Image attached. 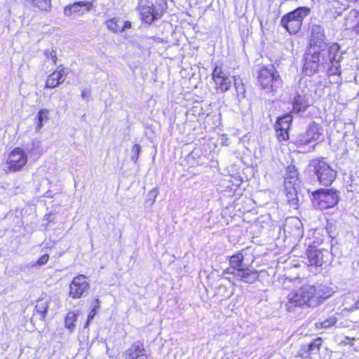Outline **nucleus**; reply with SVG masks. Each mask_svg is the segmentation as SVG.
<instances>
[{"mask_svg":"<svg viewBox=\"0 0 359 359\" xmlns=\"http://www.w3.org/2000/svg\"><path fill=\"white\" fill-rule=\"evenodd\" d=\"M309 106L307 102L305 100L304 97L302 96H297L294 98V104H293V110L297 112L304 111Z\"/></svg>","mask_w":359,"mask_h":359,"instance_id":"c756f323","label":"nucleus"},{"mask_svg":"<svg viewBox=\"0 0 359 359\" xmlns=\"http://www.w3.org/2000/svg\"><path fill=\"white\" fill-rule=\"evenodd\" d=\"M323 137L322 128L318 125H310L307 130L297 136L296 144L299 146L306 145L313 142L320 141Z\"/></svg>","mask_w":359,"mask_h":359,"instance_id":"0eeeda50","label":"nucleus"},{"mask_svg":"<svg viewBox=\"0 0 359 359\" xmlns=\"http://www.w3.org/2000/svg\"><path fill=\"white\" fill-rule=\"evenodd\" d=\"M307 257L309 265L320 266L328 261L330 253L327 250H318L313 246H310L307 250Z\"/></svg>","mask_w":359,"mask_h":359,"instance_id":"9d476101","label":"nucleus"},{"mask_svg":"<svg viewBox=\"0 0 359 359\" xmlns=\"http://www.w3.org/2000/svg\"><path fill=\"white\" fill-rule=\"evenodd\" d=\"M107 28L114 32H120L124 30V27H123V22H118V20L111 19L105 22Z\"/></svg>","mask_w":359,"mask_h":359,"instance_id":"7c9ffc66","label":"nucleus"},{"mask_svg":"<svg viewBox=\"0 0 359 359\" xmlns=\"http://www.w3.org/2000/svg\"><path fill=\"white\" fill-rule=\"evenodd\" d=\"M238 95H243L245 93V88L243 85H239L235 88Z\"/></svg>","mask_w":359,"mask_h":359,"instance_id":"58836bf2","label":"nucleus"},{"mask_svg":"<svg viewBox=\"0 0 359 359\" xmlns=\"http://www.w3.org/2000/svg\"><path fill=\"white\" fill-rule=\"evenodd\" d=\"M296 176H297V172L296 170H290V177L291 179H295L296 178Z\"/></svg>","mask_w":359,"mask_h":359,"instance_id":"79ce46f5","label":"nucleus"},{"mask_svg":"<svg viewBox=\"0 0 359 359\" xmlns=\"http://www.w3.org/2000/svg\"><path fill=\"white\" fill-rule=\"evenodd\" d=\"M353 309H359V297L358 298V300L355 303L353 306Z\"/></svg>","mask_w":359,"mask_h":359,"instance_id":"a18cd8bd","label":"nucleus"},{"mask_svg":"<svg viewBox=\"0 0 359 359\" xmlns=\"http://www.w3.org/2000/svg\"><path fill=\"white\" fill-rule=\"evenodd\" d=\"M94 302L95 303V305H94V308H93V311L95 310V308H98L99 307V304H100L98 299H95L94 301Z\"/></svg>","mask_w":359,"mask_h":359,"instance_id":"c03bdc74","label":"nucleus"},{"mask_svg":"<svg viewBox=\"0 0 359 359\" xmlns=\"http://www.w3.org/2000/svg\"><path fill=\"white\" fill-rule=\"evenodd\" d=\"M309 293L307 290L302 291V287L297 290L292 291L287 294V302L285 304L287 310L293 311L296 307H302L305 306V302L303 300V294Z\"/></svg>","mask_w":359,"mask_h":359,"instance_id":"f8f14e48","label":"nucleus"},{"mask_svg":"<svg viewBox=\"0 0 359 359\" xmlns=\"http://www.w3.org/2000/svg\"><path fill=\"white\" fill-rule=\"evenodd\" d=\"M243 255L241 253L236 254L231 257L229 262L231 266V269H228L225 272L230 273L232 271L238 270V269H243Z\"/></svg>","mask_w":359,"mask_h":359,"instance_id":"393cba45","label":"nucleus"},{"mask_svg":"<svg viewBox=\"0 0 359 359\" xmlns=\"http://www.w3.org/2000/svg\"><path fill=\"white\" fill-rule=\"evenodd\" d=\"M238 280L243 281L247 283H254L258 278V274L256 271L250 269H238L231 271Z\"/></svg>","mask_w":359,"mask_h":359,"instance_id":"a211bd4d","label":"nucleus"},{"mask_svg":"<svg viewBox=\"0 0 359 359\" xmlns=\"http://www.w3.org/2000/svg\"><path fill=\"white\" fill-rule=\"evenodd\" d=\"M320 66L318 63H316L314 60H311L304 55V64L303 67V72L307 76H312L316 74Z\"/></svg>","mask_w":359,"mask_h":359,"instance_id":"5701e85b","label":"nucleus"},{"mask_svg":"<svg viewBox=\"0 0 359 359\" xmlns=\"http://www.w3.org/2000/svg\"><path fill=\"white\" fill-rule=\"evenodd\" d=\"M283 231L286 237L294 239V241L300 240L304 235L302 221L297 217H290L285 219Z\"/></svg>","mask_w":359,"mask_h":359,"instance_id":"423d86ee","label":"nucleus"},{"mask_svg":"<svg viewBox=\"0 0 359 359\" xmlns=\"http://www.w3.org/2000/svg\"><path fill=\"white\" fill-rule=\"evenodd\" d=\"M33 7L40 11H50L52 7L51 0H27Z\"/></svg>","mask_w":359,"mask_h":359,"instance_id":"a878e982","label":"nucleus"},{"mask_svg":"<svg viewBox=\"0 0 359 359\" xmlns=\"http://www.w3.org/2000/svg\"><path fill=\"white\" fill-rule=\"evenodd\" d=\"M324 29L319 25H313L311 27V39L310 46H316L318 48H326Z\"/></svg>","mask_w":359,"mask_h":359,"instance_id":"f3484780","label":"nucleus"},{"mask_svg":"<svg viewBox=\"0 0 359 359\" xmlns=\"http://www.w3.org/2000/svg\"><path fill=\"white\" fill-rule=\"evenodd\" d=\"M321 344V339H317L314 340L313 342H311L310 344L304 346L302 348V351L303 352V353H316L319 351Z\"/></svg>","mask_w":359,"mask_h":359,"instance_id":"cd10ccee","label":"nucleus"},{"mask_svg":"<svg viewBox=\"0 0 359 359\" xmlns=\"http://www.w3.org/2000/svg\"><path fill=\"white\" fill-rule=\"evenodd\" d=\"M49 302L50 297H48L46 298H41L37 301L35 310L43 318H45V314L47 311Z\"/></svg>","mask_w":359,"mask_h":359,"instance_id":"bb28decb","label":"nucleus"},{"mask_svg":"<svg viewBox=\"0 0 359 359\" xmlns=\"http://www.w3.org/2000/svg\"><path fill=\"white\" fill-rule=\"evenodd\" d=\"M88 283L84 276L75 277L69 285V295L73 298H79L84 293H88Z\"/></svg>","mask_w":359,"mask_h":359,"instance_id":"9b49d317","label":"nucleus"},{"mask_svg":"<svg viewBox=\"0 0 359 359\" xmlns=\"http://www.w3.org/2000/svg\"><path fill=\"white\" fill-rule=\"evenodd\" d=\"M131 160L136 163L141 152V146L137 144H135L131 149Z\"/></svg>","mask_w":359,"mask_h":359,"instance_id":"72a5a7b5","label":"nucleus"},{"mask_svg":"<svg viewBox=\"0 0 359 359\" xmlns=\"http://www.w3.org/2000/svg\"><path fill=\"white\" fill-rule=\"evenodd\" d=\"M67 76V73L64 69L55 71L50 74L46 82V88H53L62 83Z\"/></svg>","mask_w":359,"mask_h":359,"instance_id":"6ab92c4d","label":"nucleus"},{"mask_svg":"<svg viewBox=\"0 0 359 359\" xmlns=\"http://www.w3.org/2000/svg\"><path fill=\"white\" fill-rule=\"evenodd\" d=\"M310 166L313 168L318 180L323 185H330L336 178L337 172L323 158L313 159Z\"/></svg>","mask_w":359,"mask_h":359,"instance_id":"f03ea898","label":"nucleus"},{"mask_svg":"<svg viewBox=\"0 0 359 359\" xmlns=\"http://www.w3.org/2000/svg\"><path fill=\"white\" fill-rule=\"evenodd\" d=\"M281 25L285 27L290 34H296L301 28L302 23L298 20H292L283 17L281 20Z\"/></svg>","mask_w":359,"mask_h":359,"instance_id":"4be33fe9","label":"nucleus"},{"mask_svg":"<svg viewBox=\"0 0 359 359\" xmlns=\"http://www.w3.org/2000/svg\"><path fill=\"white\" fill-rule=\"evenodd\" d=\"M301 287L302 291L307 290V292H309V293H304L302 298L305 302V306L309 307L316 306L323 300L331 296V292L323 285H305Z\"/></svg>","mask_w":359,"mask_h":359,"instance_id":"7ed1b4c3","label":"nucleus"},{"mask_svg":"<svg viewBox=\"0 0 359 359\" xmlns=\"http://www.w3.org/2000/svg\"><path fill=\"white\" fill-rule=\"evenodd\" d=\"M352 32H353L355 34L359 35V20L358 24L356 25V26L355 27Z\"/></svg>","mask_w":359,"mask_h":359,"instance_id":"37998d69","label":"nucleus"},{"mask_svg":"<svg viewBox=\"0 0 359 359\" xmlns=\"http://www.w3.org/2000/svg\"><path fill=\"white\" fill-rule=\"evenodd\" d=\"M304 55L318 63L321 67L325 68L327 65L326 48H318L316 46H310Z\"/></svg>","mask_w":359,"mask_h":359,"instance_id":"4468645a","label":"nucleus"},{"mask_svg":"<svg viewBox=\"0 0 359 359\" xmlns=\"http://www.w3.org/2000/svg\"><path fill=\"white\" fill-rule=\"evenodd\" d=\"M212 79L215 82L217 91L218 92L224 93L227 91L231 86V77L219 67H215L214 69Z\"/></svg>","mask_w":359,"mask_h":359,"instance_id":"6e6552de","label":"nucleus"},{"mask_svg":"<svg viewBox=\"0 0 359 359\" xmlns=\"http://www.w3.org/2000/svg\"><path fill=\"white\" fill-rule=\"evenodd\" d=\"M76 316L74 313H69L65 318L66 327L71 329L74 325L73 322L76 320Z\"/></svg>","mask_w":359,"mask_h":359,"instance_id":"f704fd0d","label":"nucleus"},{"mask_svg":"<svg viewBox=\"0 0 359 359\" xmlns=\"http://www.w3.org/2000/svg\"><path fill=\"white\" fill-rule=\"evenodd\" d=\"M310 12V9L307 7H299L294 11L288 13L285 15V17L287 18V19H291L292 20H299V22L302 24V21L305 17H306Z\"/></svg>","mask_w":359,"mask_h":359,"instance_id":"b1692460","label":"nucleus"},{"mask_svg":"<svg viewBox=\"0 0 359 359\" xmlns=\"http://www.w3.org/2000/svg\"><path fill=\"white\" fill-rule=\"evenodd\" d=\"M327 55L328 63L336 62L337 64L341 60V56L338 55L339 51V46L337 43H332L327 48L326 46Z\"/></svg>","mask_w":359,"mask_h":359,"instance_id":"412c9836","label":"nucleus"},{"mask_svg":"<svg viewBox=\"0 0 359 359\" xmlns=\"http://www.w3.org/2000/svg\"><path fill=\"white\" fill-rule=\"evenodd\" d=\"M292 121V118L290 114H287L277 120L275 128L279 141L287 140L289 138L288 130Z\"/></svg>","mask_w":359,"mask_h":359,"instance_id":"2eb2a0df","label":"nucleus"},{"mask_svg":"<svg viewBox=\"0 0 359 359\" xmlns=\"http://www.w3.org/2000/svg\"><path fill=\"white\" fill-rule=\"evenodd\" d=\"M90 323V313L88 315V317H87V320H86V326H85V328H86L87 325H88V323Z\"/></svg>","mask_w":359,"mask_h":359,"instance_id":"49530a36","label":"nucleus"},{"mask_svg":"<svg viewBox=\"0 0 359 359\" xmlns=\"http://www.w3.org/2000/svg\"><path fill=\"white\" fill-rule=\"evenodd\" d=\"M258 81L262 88L275 91L282 85V80L273 66L263 67L258 73Z\"/></svg>","mask_w":359,"mask_h":359,"instance_id":"20e7f679","label":"nucleus"},{"mask_svg":"<svg viewBox=\"0 0 359 359\" xmlns=\"http://www.w3.org/2000/svg\"><path fill=\"white\" fill-rule=\"evenodd\" d=\"M291 183V181H287V177L285 178V190L287 191L286 195L287 201L291 205H297L296 192L294 188L288 187V184Z\"/></svg>","mask_w":359,"mask_h":359,"instance_id":"c85d7f7f","label":"nucleus"},{"mask_svg":"<svg viewBox=\"0 0 359 359\" xmlns=\"http://www.w3.org/2000/svg\"><path fill=\"white\" fill-rule=\"evenodd\" d=\"M48 259H49V255L48 254H45V255H42L38 259L36 263L35 264H33L32 266H36V265L42 266L48 262Z\"/></svg>","mask_w":359,"mask_h":359,"instance_id":"e433bc0d","label":"nucleus"},{"mask_svg":"<svg viewBox=\"0 0 359 359\" xmlns=\"http://www.w3.org/2000/svg\"><path fill=\"white\" fill-rule=\"evenodd\" d=\"M44 55L47 59H50L55 65L56 64L57 55L55 50H44Z\"/></svg>","mask_w":359,"mask_h":359,"instance_id":"c9c22d12","label":"nucleus"},{"mask_svg":"<svg viewBox=\"0 0 359 359\" xmlns=\"http://www.w3.org/2000/svg\"><path fill=\"white\" fill-rule=\"evenodd\" d=\"M233 81H234V87L235 88L239 85H243L240 79H236L235 76H233Z\"/></svg>","mask_w":359,"mask_h":359,"instance_id":"ea45409f","label":"nucleus"},{"mask_svg":"<svg viewBox=\"0 0 359 359\" xmlns=\"http://www.w3.org/2000/svg\"><path fill=\"white\" fill-rule=\"evenodd\" d=\"M358 20L359 11L355 9H352L345 16L343 26L346 29L353 31L358 22Z\"/></svg>","mask_w":359,"mask_h":359,"instance_id":"aec40b11","label":"nucleus"},{"mask_svg":"<svg viewBox=\"0 0 359 359\" xmlns=\"http://www.w3.org/2000/svg\"><path fill=\"white\" fill-rule=\"evenodd\" d=\"M49 111L46 109H41L36 118V130H40L43 127V121L48 120V114Z\"/></svg>","mask_w":359,"mask_h":359,"instance_id":"2f4dec72","label":"nucleus"},{"mask_svg":"<svg viewBox=\"0 0 359 359\" xmlns=\"http://www.w3.org/2000/svg\"><path fill=\"white\" fill-rule=\"evenodd\" d=\"M122 25H123V27H124V29L130 28L131 27V23L130 21H126V22H123Z\"/></svg>","mask_w":359,"mask_h":359,"instance_id":"a19ab883","label":"nucleus"},{"mask_svg":"<svg viewBox=\"0 0 359 359\" xmlns=\"http://www.w3.org/2000/svg\"><path fill=\"white\" fill-rule=\"evenodd\" d=\"M166 8L165 0H141L139 3L141 18L148 24L161 18Z\"/></svg>","mask_w":359,"mask_h":359,"instance_id":"f257e3e1","label":"nucleus"},{"mask_svg":"<svg viewBox=\"0 0 359 359\" xmlns=\"http://www.w3.org/2000/svg\"><path fill=\"white\" fill-rule=\"evenodd\" d=\"M27 162V156L25 151L20 149H15L9 155L7 163L11 171L16 172L20 170Z\"/></svg>","mask_w":359,"mask_h":359,"instance_id":"1a4fd4ad","label":"nucleus"},{"mask_svg":"<svg viewBox=\"0 0 359 359\" xmlns=\"http://www.w3.org/2000/svg\"><path fill=\"white\" fill-rule=\"evenodd\" d=\"M124 359H149L143 344L134 343L123 354Z\"/></svg>","mask_w":359,"mask_h":359,"instance_id":"dca6fc26","label":"nucleus"},{"mask_svg":"<svg viewBox=\"0 0 359 359\" xmlns=\"http://www.w3.org/2000/svg\"><path fill=\"white\" fill-rule=\"evenodd\" d=\"M315 200L321 210L334 207L339 201L336 191L332 189H321L314 194Z\"/></svg>","mask_w":359,"mask_h":359,"instance_id":"39448f33","label":"nucleus"},{"mask_svg":"<svg viewBox=\"0 0 359 359\" xmlns=\"http://www.w3.org/2000/svg\"><path fill=\"white\" fill-rule=\"evenodd\" d=\"M90 10V6L86 1H77L64 8V14L74 18L83 15Z\"/></svg>","mask_w":359,"mask_h":359,"instance_id":"ddd939ff","label":"nucleus"},{"mask_svg":"<svg viewBox=\"0 0 359 359\" xmlns=\"http://www.w3.org/2000/svg\"><path fill=\"white\" fill-rule=\"evenodd\" d=\"M336 65H337L336 63L335 64H334V62L332 63V66L329 69V73L330 74L335 75V74H339L340 71H339V67L337 66Z\"/></svg>","mask_w":359,"mask_h":359,"instance_id":"4c0bfd02","label":"nucleus"},{"mask_svg":"<svg viewBox=\"0 0 359 359\" xmlns=\"http://www.w3.org/2000/svg\"><path fill=\"white\" fill-rule=\"evenodd\" d=\"M337 318L334 316H330L326 320L320 322L316 323V326L317 328H329L332 326H333L337 323Z\"/></svg>","mask_w":359,"mask_h":359,"instance_id":"473e14b6","label":"nucleus"}]
</instances>
